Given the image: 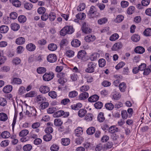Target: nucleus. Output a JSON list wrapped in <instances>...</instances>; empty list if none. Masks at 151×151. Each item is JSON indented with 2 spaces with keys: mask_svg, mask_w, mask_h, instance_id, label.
<instances>
[{
  "mask_svg": "<svg viewBox=\"0 0 151 151\" xmlns=\"http://www.w3.org/2000/svg\"><path fill=\"white\" fill-rule=\"evenodd\" d=\"M74 32V29L71 26H67L63 27L60 31V35L64 36L67 34H71Z\"/></svg>",
  "mask_w": 151,
  "mask_h": 151,
  "instance_id": "nucleus-1",
  "label": "nucleus"
},
{
  "mask_svg": "<svg viewBox=\"0 0 151 151\" xmlns=\"http://www.w3.org/2000/svg\"><path fill=\"white\" fill-rule=\"evenodd\" d=\"M96 65V64L94 62H89L87 64V67L85 70L86 72L90 73L94 72Z\"/></svg>",
  "mask_w": 151,
  "mask_h": 151,
  "instance_id": "nucleus-2",
  "label": "nucleus"
},
{
  "mask_svg": "<svg viewBox=\"0 0 151 151\" xmlns=\"http://www.w3.org/2000/svg\"><path fill=\"white\" fill-rule=\"evenodd\" d=\"M99 14L97 12L96 8L93 6H91L90 8L88 13V15L90 17H93L97 16Z\"/></svg>",
  "mask_w": 151,
  "mask_h": 151,
  "instance_id": "nucleus-3",
  "label": "nucleus"
},
{
  "mask_svg": "<svg viewBox=\"0 0 151 151\" xmlns=\"http://www.w3.org/2000/svg\"><path fill=\"white\" fill-rule=\"evenodd\" d=\"M69 113L68 112H64L63 110L58 111L54 114V116L55 117H59L63 116L64 117H67L69 115Z\"/></svg>",
  "mask_w": 151,
  "mask_h": 151,
  "instance_id": "nucleus-4",
  "label": "nucleus"
},
{
  "mask_svg": "<svg viewBox=\"0 0 151 151\" xmlns=\"http://www.w3.org/2000/svg\"><path fill=\"white\" fill-rule=\"evenodd\" d=\"M54 75L52 73H46L43 76V80L45 81H49L51 80L54 77Z\"/></svg>",
  "mask_w": 151,
  "mask_h": 151,
  "instance_id": "nucleus-5",
  "label": "nucleus"
},
{
  "mask_svg": "<svg viewBox=\"0 0 151 151\" xmlns=\"http://www.w3.org/2000/svg\"><path fill=\"white\" fill-rule=\"evenodd\" d=\"M35 102L37 104H40L46 101V98L42 95H37L35 97Z\"/></svg>",
  "mask_w": 151,
  "mask_h": 151,
  "instance_id": "nucleus-6",
  "label": "nucleus"
},
{
  "mask_svg": "<svg viewBox=\"0 0 151 151\" xmlns=\"http://www.w3.org/2000/svg\"><path fill=\"white\" fill-rule=\"evenodd\" d=\"M96 39L95 36L92 34H89L86 36L84 38L85 41L87 42H91L94 41Z\"/></svg>",
  "mask_w": 151,
  "mask_h": 151,
  "instance_id": "nucleus-7",
  "label": "nucleus"
},
{
  "mask_svg": "<svg viewBox=\"0 0 151 151\" xmlns=\"http://www.w3.org/2000/svg\"><path fill=\"white\" fill-rule=\"evenodd\" d=\"M57 57L54 54H50L47 57V60L48 61L51 63L55 62L57 60Z\"/></svg>",
  "mask_w": 151,
  "mask_h": 151,
  "instance_id": "nucleus-8",
  "label": "nucleus"
},
{
  "mask_svg": "<svg viewBox=\"0 0 151 151\" xmlns=\"http://www.w3.org/2000/svg\"><path fill=\"white\" fill-rule=\"evenodd\" d=\"M123 46L122 43L121 42H118L114 44L111 48L112 50L117 51L121 49Z\"/></svg>",
  "mask_w": 151,
  "mask_h": 151,
  "instance_id": "nucleus-9",
  "label": "nucleus"
},
{
  "mask_svg": "<svg viewBox=\"0 0 151 151\" xmlns=\"http://www.w3.org/2000/svg\"><path fill=\"white\" fill-rule=\"evenodd\" d=\"M50 91L49 87L44 85L41 86L39 88L40 92L43 94H45L48 92Z\"/></svg>",
  "mask_w": 151,
  "mask_h": 151,
  "instance_id": "nucleus-10",
  "label": "nucleus"
},
{
  "mask_svg": "<svg viewBox=\"0 0 151 151\" xmlns=\"http://www.w3.org/2000/svg\"><path fill=\"white\" fill-rule=\"evenodd\" d=\"M83 32L85 33L88 34L92 32V29L86 26V23H84L82 27Z\"/></svg>",
  "mask_w": 151,
  "mask_h": 151,
  "instance_id": "nucleus-11",
  "label": "nucleus"
},
{
  "mask_svg": "<svg viewBox=\"0 0 151 151\" xmlns=\"http://www.w3.org/2000/svg\"><path fill=\"white\" fill-rule=\"evenodd\" d=\"M25 41L24 38L22 37H20L17 38L15 41V43L18 45H22L24 44Z\"/></svg>",
  "mask_w": 151,
  "mask_h": 151,
  "instance_id": "nucleus-12",
  "label": "nucleus"
},
{
  "mask_svg": "<svg viewBox=\"0 0 151 151\" xmlns=\"http://www.w3.org/2000/svg\"><path fill=\"white\" fill-rule=\"evenodd\" d=\"M28 107L29 108V111H30L31 117L34 116L35 118L36 116V110L35 108L32 107H31L27 105Z\"/></svg>",
  "mask_w": 151,
  "mask_h": 151,
  "instance_id": "nucleus-13",
  "label": "nucleus"
},
{
  "mask_svg": "<svg viewBox=\"0 0 151 151\" xmlns=\"http://www.w3.org/2000/svg\"><path fill=\"white\" fill-rule=\"evenodd\" d=\"M88 96L89 94L87 92H83L79 95L78 99L80 100H84L87 99Z\"/></svg>",
  "mask_w": 151,
  "mask_h": 151,
  "instance_id": "nucleus-14",
  "label": "nucleus"
},
{
  "mask_svg": "<svg viewBox=\"0 0 151 151\" xmlns=\"http://www.w3.org/2000/svg\"><path fill=\"white\" fill-rule=\"evenodd\" d=\"M27 50L29 51H33L36 48L35 45L32 43H30L28 44L26 47Z\"/></svg>",
  "mask_w": 151,
  "mask_h": 151,
  "instance_id": "nucleus-15",
  "label": "nucleus"
},
{
  "mask_svg": "<svg viewBox=\"0 0 151 151\" xmlns=\"http://www.w3.org/2000/svg\"><path fill=\"white\" fill-rule=\"evenodd\" d=\"M72 45L74 47L79 46L81 45V42L77 39L73 40L71 42Z\"/></svg>",
  "mask_w": 151,
  "mask_h": 151,
  "instance_id": "nucleus-16",
  "label": "nucleus"
},
{
  "mask_svg": "<svg viewBox=\"0 0 151 151\" xmlns=\"http://www.w3.org/2000/svg\"><path fill=\"white\" fill-rule=\"evenodd\" d=\"M12 89V86L11 85H8L4 87L3 91L5 93H8L11 92Z\"/></svg>",
  "mask_w": 151,
  "mask_h": 151,
  "instance_id": "nucleus-17",
  "label": "nucleus"
},
{
  "mask_svg": "<svg viewBox=\"0 0 151 151\" xmlns=\"http://www.w3.org/2000/svg\"><path fill=\"white\" fill-rule=\"evenodd\" d=\"M99 99V97L96 95H92L88 99V101L91 102H95L97 101Z\"/></svg>",
  "mask_w": 151,
  "mask_h": 151,
  "instance_id": "nucleus-18",
  "label": "nucleus"
},
{
  "mask_svg": "<svg viewBox=\"0 0 151 151\" xmlns=\"http://www.w3.org/2000/svg\"><path fill=\"white\" fill-rule=\"evenodd\" d=\"M145 51V49L142 46L137 47L134 50L135 52L139 54H142Z\"/></svg>",
  "mask_w": 151,
  "mask_h": 151,
  "instance_id": "nucleus-19",
  "label": "nucleus"
},
{
  "mask_svg": "<svg viewBox=\"0 0 151 151\" xmlns=\"http://www.w3.org/2000/svg\"><path fill=\"white\" fill-rule=\"evenodd\" d=\"M112 98L114 100L119 99L121 97V95L120 93L115 91L113 92L112 94Z\"/></svg>",
  "mask_w": 151,
  "mask_h": 151,
  "instance_id": "nucleus-20",
  "label": "nucleus"
},
{
  "mask_svg": "<svg viewBox=\"0 0 151 151\" xmlns=\"http://www.w3.org/2000/svg\"><path fill=\"white\" fill-rule=\"evenodd\" d=\"M9 29V28L7 26L3 25L0 27V32L1 33H6Z\"/></svg>",
  "mask_w": 151,
  "mask_h": 151,
  "instance_id": "nucleus-21",
  "label": "nucleus"
},
{
  "mask_svg": "<svg viewBox=\"0 0 151 151\" xmlns=\"http://www.w3.org/2000/svg\"><path fill=\"white\" fill-rule=\"evenodd\" d=\"M83 132L82 128L78 127L75 130V135L77 137H79L82 134Z\"/></svg>",
  "mask_w": 151,
  "mask_h": 151,
  "instance_id": "nucleus-22",
  "label": "nucleus"
},
{
  "mask_svg": "<svg viewBox=\"0 0 151 151\" xmlns=\"http://www.w3.org/2000/svg\"><path fill=\"white\" fill-rule=\"evenodd\" d=\"M119 89L120 91L122 92H124L127 88L126 85L124 82L120 83L119 86Z\"/></svg>",
  "mask_w": 151,
  "mask_h": 151,
  "instance_id": "nucleus-23",
  "label": "nucleus"
},
{
  "mask_svg": "<svg viewBox=\"0 0 151 151\" xmlns=\"http://www.w3.org/2000/svg\"><path fill=\"white\" fill-rule=\"evenodd\" d=\"M11 27L12 30L16 31L19 30L20 28L19 25L16 23H14L11 24Z\"/></svg>",
  "mask_w": 151,
  "mask_h": 151,
  "instance_id": "nucleus-24",
  "label": "nucleus"
},
{
  "mask_svg": "<svg viewBox=\"0 0 151 151\" xmlns=\"http://www.w3.org/2000/svg\"><path fill=\"white\" fill-rule=\"evenodd\" d=\"M22 80L18 78H14L11 81V83L12 84H20L22 83Z\"/></svg>",
  "mask_w": 151,
  "mask_h": 151,
  "instance_id": "nucleus-25",
  "label": "nucleus"
},
{
  "mask_svg": "<svg viewBox=\"0 0 151 151\" xmlns=\"http://www.w3.org/2000/svg\"><path fill=\"white\" fill-rule=\"evenodd\" d=\"M48 49L51 51H54L57 48V45L54 43L49 44L48 46Z\"/></svg>",
  "mask_w": 151,
  "mask_h": 151,
  "instance_id": "nucleus-26",
  "label": "nucleus"
},
{
  "mask_svg": "<svg viewBox=\"0 0 151 151\" xmlns=\"http://www.w3.org/2000/svg\"><path fill=\"white\" fill-rule=\"evenodd\" d=\"M99 56V53H94L90 55L89 58L91 61H93L96 60Z\"/></svg>",
  "mask_w": 151,
  "mask_h": 151,
  "instance_id": "nucleus-27",
  "label": "nucleus"
},
{
  "mask_svg": "<svg viewBox=\"0 0 151 151\" xmlns=\"http://www.w3.org/2000/svg\"><path fill=\"white\" fill-rule=\"evenodd\" d=\"M8 118L6 114L3 112L0 113V121H5L8 119Z\"/></svg>",
  "mask_w": 151,
  "mask_h": 151,
  "instance_id": "nucleus-28",
  "label": "nucleus"
},
{
  "mask_svg": "<svg viewBox=\"0 0 151 151\" xmlns=\"http://www.w3.org/2000/svg\"><path fill=\"white\" fill-rule=\"evenodd\" d=\"M124 17L121 15H119L114 19V21L116 23H120L122 22L124 19Z\"/></svg>",
  "mask_w": 151,
  "mask_h": 151,
  "instance_id": "nucleus-29",
  "label": "nucleus"
},
{
  "mask_svg": "<svg viewBox=\"0 0 151 151\" xmlns=\"http://www.w3.org/2000/svg\"><path fill=\"white\" fill-rule=\"evenodd\" d=\"M95 132V128L94 127H91L87 129L86 130L87 133L89 135L93 134Z\"/></svg>",
  "mask_w": 151,
  "mask_h": 151,
  "instance_id": "nucleus-30",
  "label": "nucleus"
},
{
  "mask_svg": "<svg viewBox=\"0 0 151 151\" xmlns=\"http://www.w3.org/2000/svg\"><path fill=\"white\" fill-rule=\"evenodd\" d=\"M87 111L84 109H81L80 110L78 113V116L81 117H83L86 113Z\"/></svg>",
  "mask_w": 151,
  "mask_h": 151,
  "instance_id": "nucleus-31",
  "label": "nucleus"
},
{
  "mask_svg": "<svg viewBox=\"0 0 151 151\" xmlns=\"http://www.w3.org/2000/svg\"><path fill=\"white\" fill-rule=\"evenodd\" d=\"M86 52L84 50H81L79 51L78 54V58L82 59L84 58L85 56Z\"/></svg>",
  "mask_w": 151,
  "mask_h": 151,
  "instance_id": "nucleus-32",
  "label": "nucleus"
},
{
  "mask_svg": "<svg viewBox=\"0 0 151 151\" xmlns=\"http://www.w3.org/2000/svg\"><path fill=\"white\" fill-rule=\"evenodd\" d=\"M108 131L109 133L113 134L118 131V128L115 126H111L109 128Z\"/></svg>",
  "mask_w": 151,
  "mask_h": 151,
  "instance_id": "nucleus-33",
  "label": "nucleus"
},
{
  "mask_svg": "<svg viewBox=\"0 0 151 151\" xmlns=\"http://www.w3.org/2000/svg\"><path fill=\"white\" fill-rule=\"evenodd\" d=\"M97 119L99 122H103L105 119L104 117V113L102 112H100L98 116Z\"/></svg>",
  "mask_w": 151,
  "mask_h": 151,
  "instance_id": "nucleus-34",
  "label": "nucleus"
},
{
  "mask_svg": "<svg viewBox=\"0 0 151 151\" xmlns=\"http://www.w3.org/2000/svg\"><path fill=\"white\" fill-rule=\"evenodd\" d=\"M70 140L69 138H64L62 139L61 143L64 146L68 145L70 143Z\"/></svg>",
  "mask_w": 151,
  "mask_h": 151,
  "instance_id": "nucleus-35",
  "label": "nucleus"
},
{
  "mask_svg": "<svg viewBox=\"0 0 151 151\" xmlns=\"http://www.w3.org/2000/svg\"><path fill=\"white\" fill-rule=\"evenodd\" d=\"M119 37V35L115 33L110 37L109 40L111 41H114L118 39Z\"/></svg>",
  "mask_w": 151,
  "mask_h": 151,
  "instance_id": "nucleus-36",
  "label": "nucleus"
},
{
  "mask_svg": "<svg viewBox=\"0 0 151 151\" xmlns=\"http://www.w3.org/2000/svg\"><path fill=\"white\" fill-rule=\"evenodd\" d=\"M108 21V19L106 17H103L99 19L98 21V23L100 25L106 23Z\"/></svg>",
  "mask_w": 151,
  "mask_h": 151,
  "instance_id": "nucleus-37",
  "label": "nucleus"
},
{
  "mask_svg": "<svg viewBox=\"0 0 151 151\" xmlns=\"http://www.w3.org/2000/svg\"><path fill=\"white\" fill-rule=\"evenodd\" d=\"M49 105L48 103L45 101L40 104L39 107L40 109H44L47 108Z\"/></svg>",
  "mask_w": 151,
  "mask_h": 151,
  "instance_id": "nucleus-38",
  "label": "nucleus"
},
{
  "mask_svg": "<svg viewBox=\"0 0 151 151\" xmlns=\"http://www.w3.org/2000/svg\"><path fill=\"white\" fill-rule=\"evenodd\" d=\"M56 17V14L54 12H51L48 16V18L51 21H54Z\"/></svg>",
  "mask_w": 151,
  "mask_h": 151,
  "instance_id": "nucleus-39",
  "label": "nucleus"
},
{
  "mask_svg": "<svg viewBox=\"0 0 151 151\" xmlns=\"http://www.w3.org/2000/svg\"><path fill=\"white\" fill-rule=\"evenodd\" d=\"M140 39V36L138 35H133L131 37L132 40L134 42H137L139 41Z\"/></svg>",
  "mask_w": 151,
  "mask_h": 151,
  "instance_id": "nucleus-40",
  "label": "nucleus"
},
{
  "mask_svg": "<svg viewBox=\"0 0 151 151\" xmlns=\"http://www.w3.org/2000/svg\"><path fill=\"white\" fill-rule=\"evenodd\" d=\"M93 115L91 114H87L85 116V119L87 122H89L92 120Z\"/></svg>",
  "mask_w": 151,
  "mask_h": 151,
  "instance_id": "nucleus-41",
  "label": "nucleus"
},
{
  "mask_svg": "<svg viewBox=\"0 0 151 151\" xmlns=\"http://www.w3.org/2000/svg\"><path fill=\"white\" fill-rule=\"evenodd\" d=\"M62 124L63 122L60 119L57 118L54 120V124L56 126H60Z\"/></svg>",
  "mask_w": 151,
  "mask_h": 151,
  "instance_id": "nucleus-42",
  "label": "nucleus"
},
{
  "mask_svg": "<svg viewBox=\"0 0 151 151\" xmlns=\"http://www.w3.org/2000/svg\"><path fill=\"white\" fill-rule=\"evenodd\" d=\"M1 136L4 138H7L10 136V134L7 131H4L1 133Z\"/></svg>",
  "mask_w": 151,
  "mask_h": 151,
  "instance_id": "nucleus-43",
  "label": "nucleus"
},
{
  "mask_svg": "<svg viewBox=\"0 0 151 151\" xmlns=\"http://www.w3.org/2000/svg\"><path fill=\"white\" fill-rule=\"evenodd\" d=\"M37 73L40 74L45 73L46 71L45 68L43 67H39L37 70Z\"/></svg>",
  "mask_w": 151,
  "mask_h": 151,
  "instance_id": "nucleus-44",
  "label": "nucleus"
},
{
  "mask_svg": "<svg viewBox=\"0 0 151 151\" xmlns=\"http://www.w3.org/2000/svg\"><path fill=\"white\" fill-rule=\"evenodd\" d=\"M52 136L50 134H47L43 137V139L46 141H49L52 139Z\"/></svg>",
  "mask_w": 151,
  "mask_h": 151,
  "instance_id": "nucleus-45",
  "label": "nucleus"
},
{
  "mask_svg": "<svg viewBox=\"0 0 151 151\" xmlns=\"http://www.w3.org/2000/svg\"><path fill=\"white\" fill-rule=\"evenodd\" d=\"M94 106L96 109H100L102 107L103 104L101 102L98 101L94 104Z\"/></svg>",
  "mask_w": 151,
  "mask_h": 151,
  "instance_id": "nucleus-46",
  "label": "nucleus"
},
{
  "mask_svg": "<svg viewBox=\"0 0 151 151\" xmlns=\"http://www.w3.org/2000/svg\"><path fill=\"white\" fill-rule=\"evenodd\" d=\"M106 64V62L105 59L102 58L99 60V64L100 67H104Z\"/></svg>",
  "mask_w": 151,
  "mask_h": 151,
  "instance_id": "nucleus-47",
  "label": "nucleus"
},
{
  "mask_svg": "<svg viewBox=\"0 0 151 151\" xmlns=\"http://www.w3.org/2000/svg\"><path fill=\"white\" fill-rule=\"evenodd\" d=\"M32 148V146L30 144L26 145L23 147V149L24 151H30Z\"/></svg>",
  "mask_w": 151,
  "mask_h": 151,
  "instance_id": "nucleus-48",
  "label": "nucleus"
},
{
  "mask_svg": "<svg viewBox=\"0 0 151 151\" xmlns=\"http://www.w3.org/2000/svg\"><path fill=\"white\" fill-rule=\"evenodd\" d=\"M76 17L78 19H83L85 18L86 14L83 13H79L76 15Z\"/></svg>",
  "mask_w": 151,
  "mask_h": 151,
  "instance_id": "nucleus-49",
  "label": "nucleus"
},
{
  "mask_svg": "<svg viewBox=\"0 0 151 151\" xmlns=\"http://www.w3.org/2000/svg\"><path fill=\"white\" fill-rule=\"evenodd\" d=\"M134 6H129L127 9V13L128 14H131L134 13L135 10Z\"/></svg>",
  "mask_w": 151,
  "mask_h": 151,
  "instance_id": "nucleus-50",
  "label": "nucleus"
},
{
  "mask_svg": "<svg viewBox=\"0 0 151 151\" xmlns=\"http://www.w3.org/2000/svg\"><path fill=\"white\" fill-rule=\"evenodd\" d=\"M65 55L68 57H72L74 55V52L71 50H69L66 52Z\"/></svg>",
  "mask_w": 151,
  "mask_h": 151,
  "instance_id": "nucleus-51",
  "label": "nucleus"
},
{
  "mask_svg": "<svg viewBox=\"0 0 151 151\" xmlns=\"http://www.w3.org/2000/svg\"><path fill=\"white\" fill-rule=\"evenodd\" d=\"M18 19L19 22L21 23H23L26 22V18L24 16L20 15L18 17Z\"/></svg>",
  "mask_w": 151,
  "mask_h": 151,
  "instance_id": "nucleus-52",
  "label": "nucleus"
},
{
  "mask_svg": "<svg viewBox=\"0 0 151 151\" xmlns=\"http://www.w3.org/2000/svg\"><path fill=\"white\" fill-rule=\"evenodd\" d=\"M29 133L27 129L22 130L19 133V135L20 137H24L26 136Z\"/></svg>",
  "mask_w": 151,
  "mask_h": 151,
  "instance_id": "nucleus-53",
  "label": "nucleus"
},
{
  "mask_svg": "<svg viewBox=\"0 0 151 151\" xmlns=\"http://www.w3.org/2000/svg\"><path fill=\"white\" fill-rule=\"evenodd\" d=\"M105 106L107 109L109 110H112L114 107L113 104L110 103H108L106 104Z\"/></svg>",
  "mask_w": 151,
  "mask_h": 151,
  "instance_id": "nucleus-54",
  "label": "nucleus"
},
{
  "mask_svg": "<svg viewBox=\"0 0 151 151\" xmlns=\"http://www.w3.org/2000/svg\"><path fill=\"white\" fill-rule=\"evenodd\" d=\"M78 93L77 91H73L70 92L69 93V96L70 98H74L77 96Z\"/></svg>",
  "mask_w": 151,
  "mask_h": 151,
  "instance_id": "nucleus-55",
  "label": "nucleus"
},
{
  "mask_svg": "<svg viewBox=\"0 0 151 151\" xmlns=\"http://www.w3.org/2000/svg\"><path fill=\"white\" fill-rule=\"evenodd\" d=\"M86 5L84 3H81L77 7L78 11H81L83 10L85 8Z\"/></svg>",
  "mask_w": 151,
  "mask_h": 151,
  "instance_id": "nucleus-56",
  "label": "nucleus"
},
{
  "mask_svg": "<svg viewBox=\"0 0 151 151\" xmlns=\"http://www.w3.org/2000/svg\"><path fill=\"white\" fill-rule=\"evenodd\" d=\"M143 34L146 36L151 35V28H148L146 29L144 32Z\"/></svg>",
  "mask_w": 151,
  "mask_h": 151,
  "instance_id": "nucleus-57",
  "label": "nucleus"
},
{
  "mask_svg": "<svg viewBox=\"0 0 151 151\" xmlns=\"http://www.w3.org/2000/svg\"><path fill=\"white\" fill-rule=\"evenodd\" d=\"M24 7L27 10H30L33 7L32 4L29 3H26L24 4Z\"/></svg>",
  "mask_w": 151,
  "mask_h": 151,
  "instance_id": "nucleus-58",
  "label": "nucleus"
},
{
  "mask_svg": "<svg viewBox=\"0 0 151 151\" xmlns=\"http://www.w3.org/2000/svg\"><path fill=\"white\" fill-rule=\"evenodd\" d=\"M48 95L52 99H55L57 96L56 92L54 91H52L49 92Z\"/></svg>",
  "mask_w": 151,
  "mask_h": 151,
  "instance_id": "nucleus-59",
  "label": "nucleus"
},
{
  "mask_svg": "<svg viewBox=\"0 0 151 151\" xmlns=\"http://www.w3.org/2000/svg\"><path fill=\"white\" fill-rule=\"evenodd\" d=\"M89 89V87L88 85H83L81 86L80 90L81 91L84 92L87 91Z\"/></svg>",
  "mask_w": 151,
  "mask_h": 151,
  "instance_id": "nucleus-60",
  "label": "nucleus"
},
{
  "mask_svg": "<svg viewBox=\"0 0 151 151\" xmlns=\"http://www.w3.org/2000/svg\"><path fill=\"white\" fill-rule=\"evenodd\" d=\"M59 149V147L57 145L54 144L50 147L51 151H58Z\"/></svg>",
  "mask_w": 151,
  "mask_h": 151,
  "instance_id": "nucleus-61",
  "label": "nucleus"
},
{
  "mask_svg": "<svg viewBox=\"0 0 151 151\" xmlns=\"http://www.w3.org/2000/svg\"><path fill=\"white\" fill-rule=\"evenodd\" d=\"M13 5L15 7H18L21 6L20 2L18 0H14L12 1Z\"/></svg>",
  "mask_w": 151,
  "mask_h": 151,
  "instance_id": "nucleus-62",
  "label": "nucleus"
},
{
  "mask_svg": "<svg viewBox=\"0 0 151 151\" xmlns=\"http://www.w3.org/2000/svg\"><path fill=\"white\" fill-rule=\"evenodd\" d=\"M78 78V76L77 74L73 73L70 76V79L73 81H76Z\"/></svg>",
  "mask_w": 151,
  "mask_h": 151,
  "instance_id": "nucleus-63",
  "label": "nucleus"
},
{
  "mask_svg": "<svg viewBox=\"0 0 151 151\" xmlns=\"http://www.w3.org/2000/svg\"><path fill=\"white\" fill-rule=\"evenodd\" d=\"M9 141L8 140H5L2 141L1 143V147H6L8 146L9 144Z\"/></svg>",
  "mask_w": 151,
  "mask_h": 151,
  "instance_id": "nucleus-64",
  "label": "nucleus"
}]
</instances>
